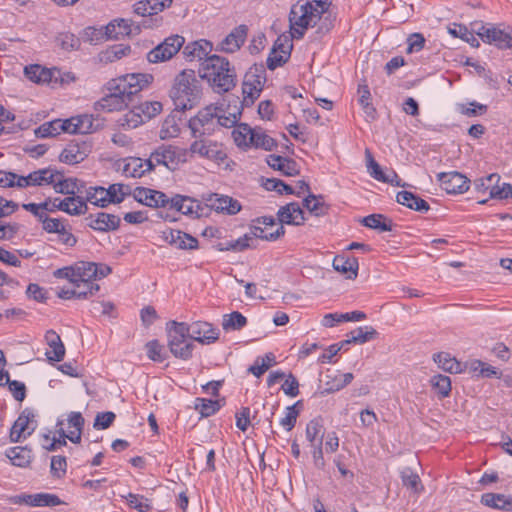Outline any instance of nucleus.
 <instances>
[{"mask_svg":"<svg viewBox=\"0 0 512 512\" xmlns=\"http://www.w3.org/2000/svg\"><path fill=\"white\" fill-rule=\"evenodd\" d=\"M332 0L299 1L292 5L289 13V26L292 38L301 39L308 28L316 26L318 31L328 32L332 27L329 8Z\"/></svg>","mask_w":512,"mask_h":512,"instance_id":"f257e3e1","label":"nucleus"},{"mask_svg":"<svg viewBox=\"0 0 512 512\" xmlns=\"http://www.w3.org/2000/svg\"><path fill=\"white\" fill-rule=\"evenodd\" d=\"M199 76L218 94L232 90L237 82L235 68L228 59L215 54L201 62Z\"/></svg>","mask_w":512,"mask_h":512,"instance_id":"f03ea898","label":"nucleus"},{"mask_svg":"<svg viewBox=\"0 0 512 512\" xmlns=\"http://www.w3.org/2000/svg\"><path fill=\"white\" fill-rule=\"evenodd\" d=\"M170 96L182 110L191 109L197 104L201 96V86L194 70L184 69L175 76Z\"/></svg>","mask_w":512,"mask_h":512,"instance_id":"7ed1b4c3","label":"nucleus"},{"mask_svg":"<svg viewBox=\"0 0 512 512\" xmlns=\"http://www.w3.org/2000/svg\"><path fill=\"white\" fill-rule=\"evenodd\" d=\"M93 129V119L90 115H80L69 119H55L43 123L35 133L37 137H54L62 132L69 134H88Z\"/></svg>","mask_w":512,"mask_h":512,"instance_id":"20e7f679","label":"nucleus"},{"mask_svg":"<svg viewBox=\"0 0 512 512\" xmlns=\"http://www.w3.org/2000/svg\"><path fill=\"white\" fill-rule=\"evenodd\" d=\"M235 144L242 149H263L272 151L277 142L261 128H252L246 123L238 124L232 131Z\"/></svg>","mask_w":512,"mask_h":512,"instance_id":"39448f33","label":"nucleus"},{"mask_svg":"<svg viewBox=\"0 0 512 512\" xmlns=\"http://www.w3.org/2000/svg\"><path fill=\"white\" fill-rule=\"evenodd\" d=\"M168 347L177 358L187 360L192 356L194 345L188 341V324L184 322L170 321L167 323Z\"/></svg>","mask_w":512,"mask_h":512,"instance_id":"423d86ee","label":"nucleus"},{"mask_svg":"<svg viewBox=\"0 0 512 512\" xmlns=\"http://www.w3.org/2000/svg\"><path fill=\"white\" fill-rule=\"evenodd\" d=\"M188 157L189 151H186V148L174 145H161L150 154L154 169L157 166H164L170 171H175L186 163Z\"/></svg>","mask_w":512,"mask_h":512,"instance_id":"0eeeda50","label":"nucleus"},{"mask_svg":"<svg viewBox=\"0 0 512 512\" xmlns=\"http://www.w3.org/2000/svg\"><path fill=\"white\" fill-rule=\"evenodd\" d=\"M194 138L195 140L186 149V151H189L190 157L197 156L218 165L223 164L227 160V153L221 143L204 136Z\"/></svg>","mask_w":512,"mask_h":512,"instance_id":"6e6552de","label":"nucleus"},{"mask_svg":"<svg viewBox=\"0 0 512 512\" xmlns=\"http://www.w3.org/2000/svg\"><path fill=\"white\" fill-rule=\"evenodd\" d=\"M266 81L265 70L261 65L251 66L244 75L242 84L243 103L251 105L260 96Z\"/></svg>","mask_w":512,"mask_h":512,"instance_id":"1a4fd4ad","label":"nucleus"},{"mask_svg":"<svg viewBox=\"0 0 512 512\" xmlns=\"http://www.w3.org/2000/svg\"><path fill=\"white\" fill-rule=\"evenodd\" d=\"M154 80L150 73H130L111 79L113 90L123 91L131 100V96L148 88Z\"/></svg>","mask_w":512,"mask_h":512,"instance_id":"9d476101","label":"nucleus"},{"mask_svg":"<svg viewBox=\"0 0 512 512\" xmlns=\"http://www.w3.org/2000/svg\"><path fill=\"white\" fill-rule=\"evenodd\" d=\"M284 233L285 229L282 225H277V228L273 231L268 227L254 224L248 233L235 241L232 247L235 250L242 251L246 248L255 247L257 239L275 241L283 236Z\"/></svg>","mask_w":512,"mask_h":512,"instance_id":"9b49d317","label":"nucleus"},{"mask_svg":"<svg viewBox=\"0 0 512 512\" xmlns=\"http://www.w3.org/2000/svg\"><path fill=\"white\" fill-rule=\"evenodd\" d=\"M172 2L173 0H140L133 5V11L139 16L150 17V19L144 20L142 25L145 28H154L160 26L162 18L152 17L169 8Z\"/></svg>","mask_w":512,"mask_h":512,"instance_id":"f8f14e48","label":"nucleus"},{"mask_svg":"<svg viewBox=\"0 0 512 512\" xmlns=\"http://www.w3.org/2000/svg\"><path fill=\"white\" fill-rule=\"evenodd\" d=\"M184 43V37L171 35L147 53V61L153 64L168 61L179 52Z\"/></svg>","mask_w":512,"mask_h":512,"instance_id":"ddd939ff","label":"nucleus"},{"mask_svg":"<svg viewBox=\"0 0 512 512\" xmlns=\"http://www.w3.org/2000/svg\"><path fill=\"white\" fill-rule=\"evenodd\" d=\"M75 266L76 282L83 283H94L93 281L108 276L112 271L110 266L102 263L80 261Z\"/></svg>","mask_w":512,"mask_h":512,"instance_id":"4468645a","label":"nucleus"},{"mask_svg":"<svg viewBox=\"0 0 512 512\" xmlns=\"http://www.w3.org/2000/svg\"><path fill=\"white\" fill-rule=\"evenodd\" d=\"M437 178L441 187L449 194H462L469 189L468 178L459 172H442Z\"/></svg>","mask_w":512,"mask_h":512,"instance_id":"2eb2a0df","label":"nucleus"},{"mask_svg":"<svg viewBox=\"0 0 512 512\" xmlns=\"http://www.w3.org/2000/svg\"><path fill=\"white\" fill-rule=\"evenodd\" d=\"M36 425L34 414L28 410H24L11 428L10 440L12 442H19L21 439L27 438L33 433Z\"/></svg>","mask_w":512,"mask_h":512,"instance_id":"dca6fc26","label":"nucleus"},{"mask_svg":"<svg viewBox=\"0 0 512 512\" xmlns=\"http://www.w3.org/2000/svg\"><path fill=\"white\" fill-rule=\"evenodd\" d=\"M477 35L488 44H495L500 49L512 48V32L508 33L495 27L481 25Z\"/></svg>","mask_w":512,"mask_h":512,"instance_id":"f3484780","label":"nucleus"},{"mask_svg":"<svg viewBox=\"0 0 512 512\" xmlns=\"http://www.w3.org/2000/svg\"><path fill=\"white\" fill-rule=\"evenodd\" d=\"M55 177H58V171L51 168L39 169L31 172L27 176L18 179L17 187L25 188L28 186H47L53 185Z\"/></svg>","mask_w":512,"mask_h":512,"instance_id":"a211bd4d","label":"nucleus"},{"mask_svg":"<svg viewBox=\"0 0 512 512\" xmlns=\"http://www.w3.org/2000/svg\"><path fill=\"white\" fill-rule=\"evenodd\" d=\"M133 197L137 202L152 208L166 207L170 203L165 193L145 187H137Z\"/></svg>","mask_w":512,"mask_h":512,"instance_id":"6ab92c4d","label":"nucleus"},{"mask_svg":"<svg viewBox=\"0 0 512 512\" xmlns=\"http://www.w3.org/2000/svg\"><path fill=\"white\" fill-rule=\"evenodd\" d=\"M189 337L201 344H211L219 337L217 329L213 328L210 323L197 321L188 325Z\"/></svg>","mask_w":512,"mask_h":512,"instance_id":"aec40b11","label":"nucleus"},{"mask_svg":"<svg viewBox=\"0 0 512 512\" xmlns=\"http://www.w3.org/2000/svg\"><path fill=\"white\" fill-rule=\"evenodd\" d=\"M123 162L122 172L127 177L141 178L154 170L150 157L148 159L128 157Z\"/></svg>","mask_w":512,"mask_h":512,"instance_id":"412c9836","label":"nucleus"},{"mask_svg":"<svg viewBox=\"0 0 512 512\" xmlns=\"http://www.w3.org/2000/svg\"><path fill=\"white\" fill-rule=\"evenodd\" d=\"M216 120L211 108H205L189 120V128L193 137L204 136L210 131V126Z\"/></svg>","mask_w":512,"mask_h":512,"instance_id":"4be33fe9","label":"nucleus"},{"mask_svg":"<svg viewBox=\"0 0 512 512\" xmlns=\"http://www.w3.org/2000/svg\"><path fill=\"white\" fill-rule=\"evenodd\" d=\"M213 47L211 42L205 39H200L194 42L188 43L184 46L183 56L187 61H205L211 53Z\"/></svg>","mask_w":512,"mask_h":512,"instance_id":"5701e85b","label":"nucleus"},{"mask_svg":"<svg viewBox=\"0 0 512 512\" xmlns=\"http://www.w3.org/2000/svg\"><path fill=\"white\" fill-rule=\"evenodd\" d=\"M247 37V27L240 25L234 28L219 44L218 50L225 53H234L244 44Z\"/></svg>","mask_w":512,"mask_h":512,"instance_id":"b1692460","label":"nucleus"},{"mask_svg":"<svg viewBox=\"0 0 512 512\" xmlns=\"http://www.w3.org/2000/svg\"><path fill=\"white\" fill-rule=\"evenodd\" d=\"M63 423L59 422L58 426H62ZM84 425V418L80 412H71L67 419L66 431L60 427L61 437L69 439L73 443H79L81 440L82 428Z\"/></svg>","mask_w":512,"mask_h":512,"instance_id":"393cba45","label":"nucleus"},{"mask_svg":"<svg viewBox=\"0 0 512 512\" xmlns=\"http://www.w3.org/2000/svg\"><path fill=\"white\" fill-rule=\"evenodd\" d=\"M164 239L177 249L192 250L198 247V240L180 230H169L163 232Z\"/></svg>","mask_w":512,"mask_h":512,"instance_id":"a878e982","label":"nucleus"},{"mask_svg":"<svg viewBox=\"0 0 512 512\" xmlns=\"http://www.w3.org/2000/svg\"><path fill=\"white\" fill-rule=\"evenodd\" d=\"M332 266L348 280H354L358 276L359 263L355 257L337 255L333 259Z\"/></svg>","mask_w":512,"mask_h":512,"instance_id":"bb28decb","label":"nucleus"},{"mask_svg":"<svg viewBox=\"0 0 512 512\" xmlns=\"http://www.w3.org/2000/svg\"><path fill=\"white\" fill-rule=\"evenodd\" d=\"M107 94L101 99V106L108 111L121 110L126 107L130 99L121 90H113L111 80L107 83Z\"/></svg>","mask_w":512,"mask_h":512,"instance_id":"cd10ccee","label":"nucleus"},{"mask_svg":"<svg viewBox=\"0 0 512 512\" xmlns=\"http://www.w3.org/2000/svg\"><path fill=\"white\" fill-rule=\"evenodd\" d=\"M279 225H302L305 221L304 212L298 203H289L281 207L277 213Z\"/></svg>","mask_w":512,"mask_h":512,"instance_id":"c85d7f7f","label":"nucleus"},{"mask_svg":"<svg viewBox=\"0 0 512 512\" xmlns=\"http://www.w3.org/2000/svg\"><path fill=\"white\" fill-rule=\"evenodd\" d=\"M169 205L184 215L191 217L200 216L201 207L199 201L188 196L175 195L170 199Z\"/></svg>","mask_w":512,"mask_h":512,"instance_id":"c756f323","label":"nucleus"},{"mask_svg":"<svg viewBox=\"0 0 512 512\" xmlns=\"http://www.w3.org/2000/svg\"><path fill=\"white\" fill-rule=\"evenodd\" d=\"M209 205L217 212H225L234 215L241 210L240 203L232 197L213 194L208 199Z\"/></svg>","mask_w":512,"mask_h":512,"instance_id":"7c9ffc66","label":"nucleus"},{"mask_svg":"<svg viewBox=\"0 0 512 512\" xmlns=\"http://www.w3.org/2000/svg\"><path fill=\"white\" fill-rule=\"evenodd\" d=\"M24 74L29 80L37 84H51L53 83V76L58 74V69H48L35 64L25 67Z\"/></svg>","mask_w":512,"mask_h":512,"instance_id":"2f4dec72","label":"nucleus"},{"mask_svg":"<svg viewBox=\"0 0 512 512\" xmlns=\"http://www.w3.org/2000/svg\"><path fill=\"white\" fill-rule=\"evenodd\" d=\"M88 146L85 143H71L61 152L60 160L66 164H77L88 156Z\"/></svg>","mask_w":512,"mask_h":512,"instance_id":"473e14b6","label":"nucleus"},{"mask_svg":"<svg viewBox=\"0 0 512 512\" xmlns=\"http://www.w3.org/2000/svg\"><path fill=\"white\" fill-rule=\"evenodd\" d=\"M45 340L49 346V349L45 353L48 360L60 362L65 355V347L60 336L55 331L50 330L46 332Z\"/></svg>","mask_w":512,"mask_h":512,"instance_id":"72a5a7b5","label":"nucleus"},{"mask_svg":"<svg viewBox=\"0 0 512 512\" xmlns=\"http://www.w3.org/2000/svg\"><path fill=\"white\" fill-rule=\"evenodd\" d=\"M290 49L291 45L288 42L280 43V39H278L267 58L268 68L274 70L284 64L290 56Z\"/></svg>","mask_w":512,"mask_h":512,"instance_id":"f704fd0d","label":"nucleus"},{"mask_svg":"<svg viewBox=\"0 0 512 512\" xmlns=\"http://www.w3.org/2000/svg\"><path fill=\"white\" fill-rule=\"evenodd\" d=\"M266 161L272 169L281 172L284 176H295L299 173L297 163L292 159L269 155Z\"/></svg>","mask_w":512,"mask_h":512,"instance_id":"c9c22d12","label":"nucleus"},{"mask_svg":"<svg viewBox=\"0 0 512 512\" xmlns=\"http://www.w3.org/2000/svg\"><path fill=\"white\" fill-rule=\"evenodd\" d=\"M132 32V22L126 19H115L105 26V35L109 39H120Z\"/></svg>","mask_w":512,"mask_h":512,"instance_id":"e433bc0d","label":"nucleus"},{"mask_svg":"<svg viewBox=\"0 0 512 512\" xmlns=\"http://www.w3.org/2000/svg\"><path fill=\"white\" fill-rule=\"evenodd\" d=\"M131 53V47L129 45L125 44H115L112 46H109L105 50H102L98 54V60L99 62L103 64H108L115 62L117 60L122 59L123 57H126L130 55Z\"/></svg>","mask_w":512,"mask_h":512,"instance_id":"4c0bfd02","label":"nucleus"},{"mask_svg":"<svg viewBox=\"0 0 512 512\" xmlns=\"http://www.w3.org/2000/svg\"><path fill=\"white\" fill-rule=\"evenodd\" d=\"M120 224V218L104 212L91 217L90 227L98 231L116 230Z\"/></svg>","mask_w":512,"mask_h":512,"instance_id":"58836bf2","label":"nucleus"},{"mask_svg":"<svg viewBox=\"0 0 512 512\" xmlns=\"http://www.w3.org/2000/svg\"><path fill=\"white\" fill-rule=\"evenodd\" d=\"M396 200L399 204L415 211L427 212L430 209L429 204L424 199L409 191L398 192Z\"/></svg>","mask_w":512,"mask_h":512,"instance_id":"ea45409f","label":"nucleus"},{"mask_svg":"<svg viewBox=\"0 0 512 512\" xmlns=\"http://www.w3.org/2000/svg\"><path fill=\"white\" fill-rule=\"evenodd\" d=\"M481 503L495 509L512 511V497H507L503 494H483L481 497Z\"/></svg>","mask_w":512,"mask_h":512,"instance_id":"a19ab883","label":"nucleus"},{"mask_svg":"<svg viewBox=\"0 0 512 512\" xmlns=\"http://www.w3.org/2000/svg\"><path fill=\"white\" fill-rule=\"evenodd\" d=\"M378 337V332L371 326L358 327L350 333L348 339L341 342V345L350 343L364 344Z\"/></svg>","mask_w":512,"mask_h":512,"instance_id":"79ce46f5","label":"nucleus"},{"mask_svg":"<svg viewBox=\"0 0 512 512\" xmlns=\"http://www.w3.org/2000/svg\"><path fill=\"white\" fill-rule=\"evenodd\" d=\"M434 362L440 369L448 373H461L463 368L462 364L452 357L449 353L440 352L433 356Z\"/></svg>","mask_w":512,"mask_h":512,"instance_id":"37998d69","label":"nucleus"},{"mask_svg":"<svg viewBox=\"0 0 512 512\" xmlns=\"http://www.w3.org/2000/svg\"><path fill=\"white\" fill-rule=\"evenodd\" d=\"M12 464L18 467H27L31 462V451L25 447H13L6 452Z\"/></svg>","mask_w":512,"mask_h":512,"instance_id":"c03bdc74","label":"nucleus"},{"mask_svg":"<svg viewBox=\"0 0 512 512\" xmlns=\"http://www.w3.org/2000/svg\"><path fill=\"white\" fill-rule=\"evenodd\" d=\"M53 188L57 193L72 194L79 192L78 180L74 178L65 179L63 175L58 171V177H55Z\"/></svg>","mask_w":512,"mask_h":512,"instance_id":"a18cd8bd","label":"nucleus"},{"mask_svg":"<svg viewBox=\"0 0 512 512\" xmlns=\"http://www.w3.org/2000/svg\"><path fill=\"white\" fill-rule=\"evenodd\" d=\"M430 385L440 398H446L450 395V377L442 374L434 375L430 379Z\"/></svg>","mask_w":512,"mask_h":512,"instance_id":"49530a36","label":"nucleus"},{"mask_svg":"<svg viewBox=\"0 0 512 512\" xmlns=\"http://www.w3.org/2000/svg\"><path fill=\"white\" fill-rule=\"evenodd\" d=\"M63 211L70 215H82L86 213L87 205L82 197L72 196L64 198Z\"/></svg>","mask_w":512,"mask_h":512,"instance_id":"de8ad7c7","label":"nucleus"},{"mask_svg":"<svg viewBox=\"0 0 512 512\" xmlns=\"http://www.w3.org/2000/svg\"><path fill=\"white\" fill-rule=\"evenodd\" d=\"M362 223L366 227L378 230L380 232L391 231L392 229L391 221L381 214H372L364 217Z\"/></svg>","mask_w":512,"mask_h":512,"instance_id":"09e8293b","label":"nucleus"},{"mask_svg":"<svg viewBox=\"0 0 512 512\" xmlns=\"http://www.w3.org/2000/svg\"><path fill=\"white\" fill-rule=\"evenodd\" d=\"M86 199L93 205L105 207L109 204V192L103 187H90L86 192Z\"/></svg>","mask_w":512,"mask_h":512,"instance_id":"8fccbe9b","label":"nucleus"},{"mask_svg":"<svg viewBox=\"0 0 512 512\" xmlns=\"http://www.w3.org/2000/svg\"><path fill=\"white\" fill-rule=\"evenodd\" d=\"M145 121L143 120L138 108L135 106L126 112L119 120L118 123L125 129H135Z\"/></svg>","mask_w":512,"mask_h":512,"instance_id":"3c124183","label":"nucleus"},{"mask_svg":"<svg viewBox=\"0 0 512 512\" xmlns=\"http://www.w3.org/2000/svg\"><path fill=\"white\" fill-rule=\"evenodd\" d=\"M247 324V319L239 312H232L223 316L222 328L225 331L240 330Z\"/></svg>","mask_w":512,"mask_h":512,"instance_id":"603ef678","label":"nucleus"},{"mask_svg":"<svg viewBox=\"0 0 512 512\" xmlns=\"http://www.w3.org/2000/svg\"><path fill=\"white\" fill-rule=\"evenodd\" d=\"M180 128L177 120L174 116H168L165 118L159 131V137L162 140L175 138L179 135Z\"/></svg>","mask_w":512,"mask_h":512,"instance_id":"864d4df0","label":"nucleus"},{"mask_svg":"<svg viewBox=\"0 0 512 512\" xmlns=\"http://www.w3.org/2000/svg\"><path fill=\"white\" fill-rule=\"evenodd\" d=\"M275 362V356L268 353L263 357H258L255 363L249 367V372L256 377L262 376Z\"/></svg>","mask_w":512,"mask_h":512,"instance_id":"5fc2aeb1","label":"nucleus"},{"mask_svg":"<svg viewBox=\"0 0 512 512\" xmlns=\"http://www.w3.org/2000/svg\"><path fill=\"white\" fill-rule=\"evenodd\" d=\"M107 191L109 192V203H120L131 194L130 186L122 183L111 184Z\"/></svg>","mask_w":512,"mask_h":512,"instance_id":"6e6d98bb","label":"nucleus"},{"mask_svg":"<svg viewBox=\"0 0 512 512\" xmlns=\"http://www.w3.org/2000/svg\"><path fill=\"white\" fill-rule=\"evenodd\" d=\"M365 157L367 162V170L371 177L380 182L391 181V179L386 177L387 173L383 172L382 168L374 160L371 152L368 149L365 151Z\"/></svg>","mask_w":512,"mask_h":512,"instance_id":"4d7b16f0","label":"nucleus"},{"mask_svg":"<svg viewBox=\"0 0 512 512\" xmlns=\"http://www.w3.org/2000/svg\"><path fill=\"white\" fill-rule=\"evenodd\" d=\"M143 120L146 122L162 111V104L159 101H145L136 106Z\"/></svg>","mask_w":512,"mask_h":512,"instance_id":"13d9d810","label":"nucleus"},{"mask_svg":"<svg viewBox=\"0 0 512 512\" xmlns=\"http://www.w3.org/2000/svg\"><path fill=\"white\" fill-rule=\"evenodd\" d=\"M358 94H359V102H360V105L362 106V108L364 109V112L368 116L374 117L376 111H375L374 107L371 105V93L368 88V85L365 82L359 84Z\"/></svg>","mask_w":512,"mask_h":512,"instance_id":"bf43d9fd","label":"nucleus"},{"mask_svg":"<svg viewBox=\"0 0 512 512\" xmlns=\"http://www.w3.org/2000/svg\"><path fill=\"white\" fill-rule=\"evenodd\" d=\"M56 43L59 47H61L65 51L76 50L80 46L79 39L70 32L60 33L56 37Z\"/></svg>","mask_w":512,"mask_h":512,"instance_id":"052dcab7","label":"nucleus"},{"mask_svg":"<svg viewBox=\"0 0 512 512\" xmlns=\"http://www.w3.org/2000/svg\"><path fill=\"white\" fill-rule=\"evenodd\" d=\"M323 434H324L323 425L321 424V422L319 420L313 419L307 424L306 438L311 443V445H314L320 439L322 440Z\"/></svg>","mask_w":512,"mask_h":512,"instance_id":"680f3d73","label":"nucleus"},{"mask_svg":"<svg viewBox=\"0 0 512 512\" xmlns=\"http://www.w3.org/2000/svg\"><path fill=\"white\" fill-rule=\"evenodd\" d=\"M220 408V404L216 400H208L204 398H197L195 402V409L199 411V413L208 417L218 411Z\"/></svg>","mask_w":512,"mask_h":512,"instance_id":"e2e57ef3","label":"nucleus"},{"mask_svg":"<svg viewBox=\"0 0 512 512\" xmlns=\"http://www.w3.org/2000/svg\"><path fill=\"white\" fill-rule=\"evenodd\" d=\"M487 188H490V198L503 200L512 197V185L509 183H502V185L493 183Z\"/></svg>","mask_w":512,"mask_h":512,"instance_id":"0e129e2a","label":"nucleus"},{"mask_svg":"<svg viewBox=\"0 0 512 512\" xmlns=\"http://www.w3.org/2000/svg\"><path fill=\"white\" fill-rule=\"evenodd\" d=\"M304 206L307 210L316 216H320L326 213V207L321 199L315 195H309L304 199Z\"/></svg>","mask_w":512,"mask_h":512,"instance_id":"69168bd1","label":"nucleus"},{"mask_svg":"<svg viewBox=\"0 0 512 512\" xmlns=\"http://www.w3.org/2000/svg\"><path fill=\"white\" fill-rule=\"evenodd\" d=\"M458 111L463 115L471 117L484 114L487 111V106L477 102H471L468 105L459 104Z\"/></svg>","mask_w":512,"mask_h":512,"instance_id":"338daca9","label":"nucleus"},{"mask_svg":"<svg viewBox=\"0 0 512 512\" xmlns=\"http://www.w3.org/2000/svg\"><path fill=\"white\" fill-rule=\"evenodd\" d=\"M127 501L132 508L138 510L139 512H148L152 508L148 499L144 498L143 496L130 493L127 496Z\"/></svg>","mask_w":512,"mask_h":512,"instance_id":"774afa93","label":"nucleus"}]
</instances>
